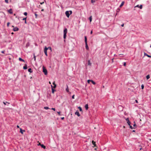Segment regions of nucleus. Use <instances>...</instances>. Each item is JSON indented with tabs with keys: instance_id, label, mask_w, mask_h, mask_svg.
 <instances>
[{
	"instance_id": "nucleus-1",
	"label": "nucleus",
	"mask_w": 151,
	"mask_h": 151,
	"mask_svg": "<svg viewBox=\"0 0 151 151\" xmlns=\"http://www.w3.org/2000/svg\"><path fill=\"white\" fill-rule=\"evenodd\" d=\"M72 13V11H67L65 12V14L66 15L67 17L69 18L70 15Z\"/></svg>"
},
{
	"instance_id": "nucleus-2",
	"label": "nucleus",
	"mask_w": 151,
	"mask_h": 151,
	"mask_svg": "<svg viewBox=\"0 0 151 151\" xmlns=\"http://www.w3.org/2000/svg\"><path fill=\"white\" fill-rule=\"evenodd\" d=\"M67 32V29L66 28H65L63 31V38L64 39H65L66 38Z\"/></svg>"
},
{
	"instance_id": "nucleus-3",
	"label": "nucleus",
	"mask_w": 151,
	"mask_h": 151,
	"mask_svg": "<svg viewBox=\"0 0 151 151\" xmlns=\"http://www.w3.org/2000/svg\"><path fill=\"white\" fill-rule=\"evenodd\" d=\"M43 68V72L44 73V74L45 75H46L47 74V69L45 68L44 66H43L42 67Z\"/></svg>"
},
{
	"instance_id": "nucleus-4",
	"label": "nucleus",
	"mask_w": 151,
	"mask_h": 151,
	"mask_svg": "<svg viewBox=\"0 0 151 151\" xmlns=\"http://www.w3.org/2000/svg\"><path fill=\"white\" fill-rule=\"evenodd\" d=\"M47 48L46 47H45L44 49V52L45 53V55H46V56H48L47 54Z\"/></svg>"
},
{
	"instance_id": "nucleus-5",
	"label": "nucleus",
	"mask_w": 151,
	"mask_h": 151,
	"mask_svg": "<svg viewBox=\"0 0 151 151\" xmlns=\"http://www.w3.org/2000/svg\"><path fill=\"white\" fill-rule=\"evenodd\" d=\"M126 120L127 121V123L129 125H130V124H131V122H130L129 121V118H127L126 119Z\"/></svg>"
},
{
	"instance_id": "nucleus-6",
	"label": "nucleus",
	"mask_w": 151,
	"mask_h": 151,
	"mask_svg": "<svg viewBox=\"0 0 151 151\" xmlns=\"http://www.w3.org/2000/svg\"><path fill=\"white\" fill-rule=\"evenodd\" d=\"M66 90L67 92L69 93V94L71 93V92L69 91L68 86L67 85V88L66 89Z\"/></svg>"
},
{
	"instance_id": "nucleus-7",
	"label": "nucleus",
	"mask_w": 151,
	"mask_h": 151,
	"mask_svg": "<svg viewBox=\"0 0 151 151\" xmlns=\"http://www.w3.org/2000/svg\"><path fill=\"white\" fill-rule=\"evenodd\" d=\"M19 28L17 27H14L13 28V30L14 31H17L19 30Z\"/></svg>"
},
{
	"instance_id": "nucleus-8",
	"label": "nucleus",
	"mask_w": 151,
	"mask_h": 151,
	"mask_svg": "<svg viewBox=\"0 0 151 151\" xmlns=\"http://www.w3.org/2000/svg\"><path fill=\"white\" fill-rule=\"evenodd\" d=\"M8 12L10 14H12L13 13L12 9H10L8 10Z\"/></svg>"
},
{
	"instance_id": "nucleus-9",
	"label": "nucleus",
	"mask_w": 151,
	"mask_h": 151,
	"mask_svg": "<svg viewBox=\"0 0 151 151\" xmlns=\"http://www.w3.org/2000/svg\"><path fill=\"white\" fill-rule=\"evenodd\" d=\"M27 64H25L24 66L23 67V69L24 70L27 69Z\"/></svg>"
},
{
	"instance_id": "nucleus-10",
	"label": "nucleus",
	"mask_w": 151,
	"mask_h": 151,
	"mask_svg": "<svg viewBox=\"0 0 151 151\" xmlns=\"http://www.w3.org/2000/svg\"><path fill=\"white\" fill-rule=\"evenodd\" d=\"M75 114L77 115L78 116H80V114L78 111H76L75 113Z\"/></svg>"
},
{
	"instance_id": "nucleus-11",
	"label": "nucleus",
	"mask_w": 151,
	"mask_h": 151,
	"mask_svg": "<svg viewBox=\"0 0 151 151\" xmlns=\"http://www.w3.org/2000/svg\"><path fill=\"white\" fill-rule=\"evenodd\" d=\"M51 86L52 87V93H54V91H55V90L53 88L52 85H51Z\"/></svg>"
},
{
	"instance_id": "nucleus-12",
	"label": "nucleus",
	"mask_w": 151,
	"mask_h": 151,
	"mask_svg": "<svg viewBox=\"0 0 151 151\" xmlns=\"http://www.w3.org/2000/svg\"><path fill=\"white\" fill-rule=\"evenodd\" d=\"M3 103L5 105H7V104H8L7 105V106H8V105L10 104V103L9 102H8L7 101H6L5 102H3Z\"/></svg>"
},
{
	"instance_id": "nucleus-13",
	"label": "nucleus",
	"mask_w": 151,
	"mask_h": 151,
	"mask_svg": "<svg viewBox=\"0 0 151 151\" xmlns=\"http://www.w3.org/2000/svg\"><path fill=\"white\" fill-rule=\"evenodd\" d=\"M54 85V86H53V87L54 88H55L56 87V84L55 83V82L54 81L52 83Z\"/></svg>"
},
{
	"instance_id": "nucleus-14",
	"label": "nucleus",
	"mask_w": 151,
	"mask_h": 151,
	"mask_svg": "<svg viewBox=\"0 0 151 151\" xmlns=\"http://www.w3.org/2000/svg\"><path fill=\"white\" fill-rule=\"evenodd\" d=\"M144 56H147L148 58H150V55H148L145 52H144Z\"/></svg>"
},
{
	"instance_id": "nucleus-15",
	"label": "nucleus",
	"mask_w": 151,
	"mask_h": 151,
	"mask_svg": "<svg viewBox=\"0 0 151 151\" xmlns=\"http://www.w3.org/2000/svg\"><path fill=\"white\" fill-rule=\"evenodd\" d=\"M85 38V43H87V37L86 36H85L84 37Z\"/></svg>"
},
{
	"instance_id": "nucleus-16",
	"label": "nucleus",
	"mask_w": 151,
	"mask_h": 151,
	"mask_svg": "<svg viewBox=\"0 0 151 151\" xmlns=\"http://www.w3.org/2000/svg\"><path fill=\"white\" fill-rule=\"evenodd\" d=\"M136 6L139 7L140 9H142V5H140L139 6V5H138Z\"/></svg>"
},
{
	"instance_id": "nucleus-17",
	"label": "nucleus",
	"mask_w": 151,
	"mask_h": 151,
	"mask_svg": "<svg viewBox=\"0 0 151 151\" xmlns=\"http://www.w3.org/2000/svg\"><path fill=\"white\" fill-rule=\"evenodd\" d=\"M19 60L20 61H22L23 62H24V60L23 59H22L21 58H19Z\"/></svg>"
},
{
	"instance_id": "nucleus-18",
	"label": "nucleus",
	"mask_w": 151,
	"mask_h": 151,
	"mask_svg": "<svg viewBox=\"0 0 151 151\" xmlns=\"http://www.w3.org/2000/svg\"><path fill=\"white\" fill-rule=\"evenodd\" d=\"M23 132H25V130H22L21 128L20 129V132L22 134H23Z\"/></svg>"
},
{
	"instance_id": "nucleus-19",
	"label": "nucleus",
	"mask_w": 151,
	"mask_h": 151,
	"mask_svg": "<svg viewBox=\"0 0 151 151\" xmlns=\"http://www.w3.org/2000/svg\"><path fill=\"white\" fill-rule=\"evenodd\" d=\"M124 1H122L121 4L120 5L119 7H122L124 5Z\"/></svg>"
},
{
	"instance_id": "nucleus-20",
	"label": "nucleus",
	"mask_w": 151,
	"mask_h": 151,
	"mask_svg": "<svg viewBox=\"0 0 151 151\" xmlns=\"http://www.w3.org/2000/svg\"><path fill=\"white\" fill-rule=\"evenodd\" d=\"M86 48V50H88L89 49V47L87 43H85Z\"/></svg>"
},
{
	"instance_id": "nucleus-21",
	"label": "nucleus",
	"mask_w": 151,
	"mask_h": 151,
	"mask_svg": "<svg viewBox=\"0 0 151 151\" xmlns=\"http://www.w3.org/2000/svg\"><path fill=\"white\" fill-rule=\"evenodd\" d=\"M28 71L30 73L32 72V71L31 68H29L28 69Z\"/></svg>"
},
{
	"instance_id": "nucleus-22",
	"label": "nucleus",
	"mask_w": 151,
	"mask_h": 151,
	"mask_svg": "<svg viewBox=\"0 0 151 151\" xmlns=\"http://www.w3.org/2000/svg\"><path fill=\"white\" fill-rule=\"evenodd\" d=\"M85 108L86 109V110H87L88 109V104H86L85 106Z\"/></svg>"
},
{
	"instance_id": "nucleus-23",
	"label": "nucleus",
	"mask_w": 151,
	"mask_h": 151,
	"mask_svg": "<svg viewBox=\"0 0 151 151\" xmlns=\"http://www.w3.org/2000/svg\"><path fill=\"white\" fill-rule=\"evenodd\" d=\"M92 143L93 145H94V147H96V142H94L93 140L92 141Z\"/></svg>"
},
{
	"instance_id": "nucleus-24",
	"label": "nucleus",
	"mask_w": 151,
	"mask_h": 151,
	"mask_svg": "<svg viewBox=\"0 0 151 151\" xmlns=\"http://www.w3.org/2000/svg\"><path fill=\"white\" fill-rule=\"evenodd\" d=\"M41 147L42 148H43V149H46V147L43 144H42V145H41Z\"/></svg>"
},
{
	"instance_id": "nucleus-25",
	"label": "nucleus",
	"mask_w": 151,
	"mask_h": 151,
	"mask_svg": "<svg viewBox=\"0 0 151 151\" xmlns=\"http://www.w3.org/2000/svg\"><path fill=\"white\" fill-rule=\"evenodd\" d=\"M147 79H148L150 78V76L149 75H148L146 77Z\"/></svg>"
},
{
	"instance_id": "nucleus-26",
	"label": "nucleus",
	"mask_w": 151,
	"mask_h": 151,
	"mask_svg": "<svg viewBox=\"0 0 151 151\" xmlns=\"http://www.w3.org/2000/svg\"><path fill=\"white\" fill-rule=\"evenodd\" d=\"M78 109H79V110L80 111H82V108L81 107H80V106L78 107Z\"/></svg>"
},
{
	"instance_id": "nucleus-27",
	"label": "nucleus",
	"mask_w": 151,
	"mask_h": 151,
	"mask_svg": "<svg viewBox=\"0 0 151 151\" xmlns=\"http://www.w3.org/2000/svg\"><path fill=\"white\" fill-rule=\"evenodd\" d=\"M89 19L90 22H91L92 21V18L91 16L90 17H89Z\"/></svg>"
},
{
	"instance_id": "nucleus-28",
	"label": "nucleus",
	"mask_w": 151,
	"mask_h": 151,
	"mask_svg": "<svg viewBox=\"0 0 151 151\" xmlns=\"http://www.w3.org/2000/svg\"><path fill=\"white\" fill-rule=\"evenodd\" d=\"M91 82H92V83L93 84V85H95L96 84V83L94 81H93L92 80H91Z\"/></svg>"
},
{
	"instance_id": "nucleus-29",
	"label": "nucleus",
	"mask_w": 151,
	"mask_h": 151,
	"mask_svg": "<svg viewBox=\"0 0 151 151\" xmlns=\"http://www.w3.org/2000/svg\"><path fill=\"white\" fill-rule=\"evenodd\" d=\"M91 65V63L90 62V60H88V65Z\"/></svg>"
},
{
	"instance_id": "nucleus-30",
	"label": "nucleus",
	"mask_w": 151,
	"mask_h": 151,
	"mask_svg": "<svg viewBox=\"0 0 151 151\" xmlns=\"http://www.w3.org/2000/svg\"><path fill=\"white\" fill-rule=\"evenodd\" d=\"M34 14H35V18H37V15L36 14V12H35Z\"/></svg>"
},
{
	"instance_id": "nucleus-31",
	"label": "nucleus",
	"mask_w": 151,
	"mask_h": 151,
	"mask_svg": "<svg viewBox=\"0 0 151 151\" xmlns=\"http://www.w3.org/2000/svg\"><path fill=\"white\" fill-rule=\"evenodd\" d=\"M144 86L143 84H142L141 85V89H143L144 88Z\"/></svg>"
},
{
	"instance_id": "nucleus-32",
	"label": "nucleus",
	"mask_w": 151,
	"mask_h": 151,
	"mask_svg": "<svg viewBox=\"0 0 151 151\" xmlns=\"http://www.w3.org/2000/svg\"><path fill=\"white\" fill-rule=\"evenodd\" d=\"M44 109H49V108L48 107H47V106H45V107H44Z\"/></svg>"
},
{
	"instance_id": "nucleus-33",
	"label": "nucleus",
	"mask_w": 151,
	"mask_h": 151,
	"mask_svg": "<svg viewBox=\"0 0 151 151\" xmlns=\"http://www.w3.org/2000/svg\"><path fill=\"white\" fill-rule=\"evenodd\" d=\"M47 50L48 49H49L51 51V50H52V48H51V47H47Z\"/></svg>"
},
{
	"instance_id": "nucleus-34",
	"label": "nucleus",
	"mask_w": 151,
	"mask_h": 151,
	"mask_svg": "<svg viewBox=\"0 0 151 151\" xmlns=\"http://www.w3.org/2000/svg\"><path fill=\"white\" fill-rule=\"evenodd\" d=\"M96 1V0H93V1H92V0H91V2L92 3H93L94 2H95Z\"/></svg>"
},
{
	"instance_id": "nucleus-35",
	"label": "nucleus",
	"mask_w": 151,
	"mask_h": 151,
	"mask_svg": "<svg viewBox=\"0 0 151 151\" xmlns=\"http://www.w3.org/2000/svg\"><path fill=\"white\" fill-rule=\"evenodd\" d=\"M33 55H34V60L35 61L36 60V56L35 55V53H34Z\"/></svg>"
},
{
	"instance_id": "nucleus-36",
	"label": "nucleus",
	"mask_w": 151,
	"mask_h": 151,
	"mask_svg": "<svg viewBox=\"0 0 151 151\" xmlns=\"http://www.w3.org/2000/svg\"><path fill=\"white\" fill-rule=\"evenodd\" d=\"M29 45V43H27L26 45V47H28Z\"/></svg>"
},
{
	"instance_id": "nucleus-37",
	"label": "nucleus",
	"mask_w": 151,
	"mask_h": 151,
	"mask_svg": "<svg viewBox=\"0 0 151 151\" xmlns=\"http://www.w3.org/2000/svg\"><path fill=\"white\" fill-rule=\"evenodd\" d=\"M91 80H88L87 81V82L88 83H89L90 82H91Z\"/></svg>"
},
{
	"instance_id": "nucleus-38",
	"label": "nucleus",
	"mask_w": 151,
	"mask_h": 151,
	"mask_svg": "<svg viewBox=\"0 0 151 151\" xmlns=\"http://www.w3.org/2000/svg\"><path fill=\"white\" fill-rule=\"evenodd\" d=\"M24 14L25 16H27V12H25L24 13Z\"/></svg>"
},
{
	"instance_id": "nucleus-39",
	"label": "nucleus",
	"mask_w": 151,
	"mask_h": 151,
	"mask_svg": "<svg viewBox=\"0 0 151 151\" xmlns=\"http://www.w3.org/2000/svg\"><path fill=\"white\" fill-rule=\"evenodd\" d=\"M10 24V23L9 22H8L7 23V26L8 27H9V24Z\"/></svg>"
},
{
	"instance_id": "nucleus-40",
	"label": "nucleus",
	"mask_w": 151,
	"mask_h": 151,
	"mask_svg": "<svg viewBox=\"0 0 151 151\" xmlns=\"http://www.w3.org/2000/svg\"><path fill=\"white\" fill-rule=\"evenodd\" d=\"M129 127H130V129H133V128H134L132 127V126H131V125H130H130H129Z\"/></svg>"
},
{
	"instance_id": "nucleus-41",
	"label": "nucleus",
	"mask_w": 151,
	"mask_h": 151,
	"mask_svg": "<svg viewBox=\"0 0 151 151\" xmlns=\"http://www.w3.org/2000/svg\"><path fill=\"white\" fill-rule=\"evenodd\" d=\"M5 2L6 3H8V0H5Z\"/></svg>"
},
{
	"instance_id": "nucleus-42",
	"label": "nucleus",
	"mask_w": 151,
	"mask_h": 151,
	"mask_svg": "<svg viewBox=\"0 0 151 151\" xmlns=\"http://www.w3.org/2000/svg\"><path fill=\"white\" fill-rule=\"evenodd\" d=\"M57 113L60 116L61 115L60 111L57 112Z\"/></svg>"
},
{
	"instance_id": "nucleus-43",
	"label": "nucleus",
	"mask_w": 151,
	"mask_h": 151,
	"mask_svg": "<svg viewBox=\"0 0 151 151\" xmlns=\"http://www.w3.org/2000/svg\"><path fill=\"white\" fill-rule=\"evenodd\" d=\"M119 11H120V9H118L116 10V12H119Z\"/></svg>"
},
{
	"instance_id": "nucleus-44",
	"label": "nucleus",
	"mask_w": 151,
	"mask_h": 151,
	"mask_svg": "<svg viewBox=\"0 0 151 151\" xmlns=\"http://www.w3.org/2000/svg\"><path fill=\"white\" fill-rule=\"evenodd\" d=\"M4 52H5V50H3V51H1V52L2 53L4 54Z\"/></svg>"
},
{
	"instance_id": "nucleus-45",
	"label": "nucleus",
	"mask_w": 151,
	"mask_h": 151,
	"mask_svg": "<svg viewBox=\"0 0 151 151\" xmlns=\"http://www.w3.org/2000/svg\"><path fill=\"white\" fill-rule=\"evenodd\" d=\"M27 17L24 18L22 19V20H26Z\"/></svg>"
},
{
	"instance_id": "nucleus-46",
	"label": "nucleus",
	"mask_w": 151,
	"mask_h": 151,
	"mask_svg": "<svg viewBox=\"0 0 151 151\" xmlns=\"http://www.w3.org/2000/svg\"><path fill=\"white\" fill-rule=\"evenodd\" d=\"M74 96H75V95H73L72 96V99H74Z\"/></svg>"
},
{
	"instance_id": "nucleus-47",
	"label": "nucleus",
	"mask_w": 151,
	"mask_h": 151,
	"mask_svg": "<svg viewBox=\"0 0 151 151\" xmlns=\"http://www.w3.org/2000/svg\"><path fill=\"white\" fill-rule=\"evenodd\" d=\"M123 65L124 66H125L126 65V62H124V63Z\"/></svg>"
},
{
	"instance_id": "nucleus-48",
	"label": "nucleus",
	"mask_w": 151,
	"mask_h": 151,
	"mask_svg": "<svg viewBox=\"0 0 151 151\" xmlns=\"http://www.w3.org/2000/svg\"><path fill=\"white\" fill-rule=\"evenodd\" d=\"M41 145H42L40 143H39L38 144H37L38 146H41Z\"/></svg>"
},
{
	"instance_id": "nucleus-49",
	"label": "nucleus",
	"mask_w": 151,
	"mask_h": 151,
	"mask_svg": "<svg viewBox=\"0 0 151 151\" xmlns=\"http://www.w3.org/2000/svg\"><path fill=\"white\" fill-rule=\"evenodd\" d=\"M51 109H52V110H54V111H55V108H52Z\"/></svg>"
},
{
	"instance_id": "nucleus-50",
	"label": "nucleus",
	"mask_w": 151,
	"mask_h": 151,
	"mask_svg": "<svg viewBox=\"0 0 151 151\" xmlns=\"http://www.w3.org/2000/svg\"><path fill=\"white\" fill-rule=\"evenodd\" d=\"M44 3V2H40V4H41V5L42 4H43Z\"/></svg>"
},
{
	"instance_id": "nucleus-51",
	"label": "nucleus",
	"mask_w": 151,
	"mask_h": 151,
	"mask_svg": "<svg viewBox=\"0 0 151 151\" xmlns=\"http://www.w3.org/2000/svg\"><path fill=\"white\" fill-rule=\"evenodd\" d=\"M136 126V124L135 123H134V125H133V126L134 127H135Z\"/></svg>"
},
{
	"instance_id": "nucleus-52",
	"label": "nucleus",
	"mask_w": 151,
	"mask_h": 151,
	"mask_svg": "<svg viewBox=\"0 0 151 151\" xmlns=\"http://www.w3.org/2000/svg\"><path fill=\"white\" fill-rule=\"evenodd\" d=\"M61 118L62 120H63V119H64V117H61Z\"/></svg>"
},
{
	"instance_id": "nucleus-53",
	"label": "nucleus",
	"mask_w": 151,
	"mask_h": 151,
	"mask_svg": "<svg viewBox=\"0 0 151 151\" xmlns=\"http://www.w3.org/2000/svg\"><path fill=\"white\" fill-rule=\"evenodd\" d=\"M121 26L123 27L124 26V24H122L121 25Z\"/></svg>"
},
{
	"instance_id": "nucleus-54",
	"label": "nucleus",
	"mask_w": 151,
	"mask_h": 151,
	"mask_svg": "<svg viewBox=\"0 0 151 151\" xmlns=\"http://www.w3.org/2000/svg\"><path fill=\"white\" fill-rule=\"evenodd\" d=\"M135 101V102H136V103H138V101L137 100H136Z\"/></svg>"
},
{
	"instance_id": "nucleus-55",
	"label": "nucleus",
	"mask_w": 151,
	"mask_h": 151,
	"mask_svg": "<svg viewBox=\"0 0 151 151\" xmlns=\"http://www.w3.org/2000/svg\"><path fill=\"white\" fill-rule=\"evenodd\" d=\"M92 33H93L92 31V30H91V32H90V34H92Z\"/></svg>"
},
{
	"instance_id": "nucleus-56",
	"label": "nucleus",
	"mask_w": 151,
	"mask_h": 151,
	"mask_svg": "<svg viewBox=\"0 0 151 151\" xmlns=\"http://www.w3.org/2000/svg\"><path fill=\"white\" fill-rule=\"evenodd\" d=\"M41 11L42 12L44 11V9H42L41 10Z\"/></svg>"
},
{
	"instance_id": "nucleus-57",
	"label": "nucleus",
	"mask_w": 151,
	"mask_h": 151,
	"mask_svg": "<svg viewBox=\"0 0 151 151\" xmlns=\"http://www.w3.org/2000/svg\"><path fill=\"white\" fill-rule=\"evenodd\" d=\"M24 23L25 24H27L26 20L25 21Z\"/></svg>"
},
{
	"instance_id": "nucleus-58",
	"label": "nucleus",
	"mask_w": 151,
	"mask_h": 151,
	"mask_svg": "<svg viewBox=\"0 0 151 151\" xmlns=\"http://www.w3.org/2000/svg\"><path fill=\"white\" fill-rule=\"evenodd\" d=\"M17 127L18 128H19V125H17Z\"/></svg>"
},
{
	"instance_id": "nucleus-59",
	"label": "nucleus",
	"mask_w": 151,
	"mask_h": 151,
	"mask_svg": "<svg viewBox=\"0 0 151 151\" xmlns=\"http://www.w3.org/2000/svg\"><path fill=\"white\" fill-rule=\"evenodd\" d=\"M132 132H135V130H133L132 131Z\"/></svg>"
},
{
	"instance_id": "nucleus-60",
	"label": "nucleus",
	"mask_w": 151,
	"mask_h": 151,
	"mask_svg": "<svg viewBox=\"0 0 151 151\" xmlns=\"http://www.w3.org/2000/svg\"><path fill=\"white\" fill-rule=\"evenodd\" d=\"M65 39H64V42H65Z\"/></svg>"
},
{
	"instance_id": "nucleus-61",
	"label": "nucleus",
	"mask_w": 151,
	"mask_h": 151,
	"mask_svg": "<svg viewBox=\"0 0 151 151\" xmlns=\"http://www.w3.org/2000/svg\"><path fill=\"white\" fill-rule=\"evenodd\" d=\"M14 34V33H13V32H12V34Z\"/></svg>"
},
{
	"instance_id": "nucleus-62",
	"label": "nucleus",
	"mask_w": 151,
	"mask_h": 151,
	"mask_svg": "<svg viewBox=\"0 0 151 151\" xmlns=\"http://www.w3.org/2000/svg\"><path fill=\"white\" fill-rule=\"evenodd\" d=\"M142 149V148H140V150H141Z\"/></svg>"
},
{
	"instance_id": "nucleus-63",
	"label": "nucleus",
	"mask_w": 151,
	"mask_h": 151,
	"mask_svg": "<svg viewBox=\"0 0 151 151\" xmlns=\"http://www.w3.org/2000/svg\"><path fill=\"white\" fill-rule=\"evenodd\" d=\"M123 127H124V128H125V126H123Z\"/></svg>"
},
{
	"instance_id": "nucleus-64",
	"label": "nucleus",
	"mask_w": 151,
	"mask_h": 151,
	"mask_svg": "<svg viewBox=\"0 0 151 151\" xmlns=\"http://www.w3.org/2000/svg\"><path fill=\"white\" fill-rule=\"evenodd\" d=\"M150 47H151V45H150Z\"/></svg>"
}]
</instances>
